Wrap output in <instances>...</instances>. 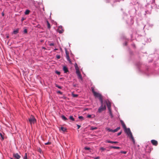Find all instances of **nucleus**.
<instances>
[{
    "label": "nucleus",
    "instance_id": "obj_24",
    "mask_svg": "<svg viewBox=\"0 0 159 159\" xmlns=\"http://www.w3.org/2000/svg\"><path fill=\"white\" fill-rule=\"evenodd\" d=\"M69 119L72 121H74L75 119L72 116H70L69 117Z\"/></svg>",
    "mask_w": 159,
    "mask_h": 159
},
{
    "label": "nucleus",
    "instance_id": "obj_20",
    "mask_svg": "<svg viewBox=\"0 0 159 159\" xmlns=\"http://www.w3.org/2000/svg\"><path fill=\"white\" fill-rule=\"evenodd\" d=\"M75 70H79V68L77 65V64L76 63L75 65Z\"/></svg>",
    "mask_w": 159,
    "mask_h": 159
},
{
    "label": "nucleus",
    "instance_id": "obj_19",
    "mask_svg": "<svg viewBox=\"0 0 159 159\" xmlns=\"http://www.w3.org/2000/svg\"><path fill=\"white\" fill-rule=\"evenodd\" d=\"M0 136L2 138V140L4 139V137L2 133H0Z\"/></svg>",
    "mask_w": 159,
    "mask_h": 159
},
{
    "label": "nucleus",
    "instance_id": "obj_35",
    "mask_svg": "<svg viewBox=\"0 0 159 159\" xmlns=\"http://www.w3.org/2000/svg\"><path fill=\"white\" fill-rule=\"evenodd\" d=\"M78 118L80 119L83 120L84 119L83 117L82 116H79Z\"/></svg>",
    "mask_w": 159,
    "mask_h": 159
},
{
    "label": "nucleus",
    "instance_id": "obj_12",
    "mask_svg": "<svg viewBox=\"0 0 159 159\" xmlns=\"http://www.w3.org/2000/svg\"><path fill=\"white\" fill-rule=\"evenodd\" d=\"M63 69L65 73H66L68 71V68L66 66H63Z\"/></svg>",
    "mask_w": 159,
    "mask_h": 159
},
{
    "label": "nucleus",
    "instance_id": "obj_28",
    "mask_svg": "<svg viewBox=\"0 0 159 159\" xmlns=\"http://www.w3.org/2000/svg\"><path fill=\"white\" fill-rule=\"evenodd\" d=\"M24 159H28L27 153H25V156L24 157Z\"/></svg>",
    "mask_w": 159,
    "mask_h": 159
},
{
    "label": "nucleus",
    "instance_id": "obj_6",
    "mask_svg": "<svg viewBox=\"0 0 159 159\" xmlns=\"http://www.w3.org/2000/svg\"><path fill=\"white\" fill-rule=\"evenodd\" d=\"M64 31V30L62 29V27L61 26H59L57 30V31L60 34H61Z\"/></svg>",
    "mask_w": 159,
    "mask_h": 159
},
{
    "label": "nucleus",
    "instance_id": "obj_13",
    "mask_svg": "<svg viewBox=\"0 0 159 159\" xmlns=\"http://www.w3.org/2000/svg\"><path fill=\"white\" fill-rule=\"evenodd\" d=\"M106 143H118L117 141H114H114H110V140H106Z\"/></svg>",
    "mask_w": 159,
    "mask_h": 159
},
{
    "label": "nucleus",
    "instance_id": "obj_29",
    "mask_svg": "<svg viewBox=\"0 0 159 159\" xmlns=\"http://www.w3.org/2000/svg\"><path fill=\"white\" fill-rule=\"evenodd\" d=\"M52 143L51 142H48L47 143H45V144L46 145H50Z\"/></svg>",
    "mask_w": 159,
    "mask_h": 159
},
{
    "label": "nucleus",
    "instance_id": "obj_8",
    "mask_svg": "<svg viewBox=\"0 0 159 159\" xmlns=\"http://www.w3.org/2000/svg\"><path fill=\"white\" fill-rule=\"evenodd\" d=\"M151 142L153 145L156 146L158 145V142L157 141L155 140H152Z\"/></svg>",
    "mask_w": 159,
    "mask_h": 159
},
{
    "label": "nucleus",
    "instance_id": "obj_32",
    "mask_svg": "<svg viewBox=\"0 0 159 159\" xmlns=\"http://www.w3.org/2000/svg\"><path fill=\"white\" fill-rule=\"evenodd\" d=\"M84 149L85 150H89L90 148H89V147H85L84 148Z\"/></svg>",
    "mask_w": 159,
    "mask_h": 159
},
{
    "label": "nucleus",
    "instance_id": "obj_2",
    "mask_svg": "<svg viewBox=\"0 0 159 159\" xmlns=\"http://www.w3.org/2000/svg\"><path fill=\"white\" fill-rule=\"evenodd\" d=\"M101 105L100 107L98 110V112L100 113L102 111L105 110L106 109V107L105 105L103 104V101H102V102H101Z\"/></svg>",
    "mask_w": 159,
    "mask_h": 159
},
{
    "label": "nucleus",
    "instance_id": "obj_48",
    "mask_svg": "<svg viewBox=\"0 0 159 159\" xmlns=\"http://www.w3.org/2000/svg\"><path fill=\"white\" fill-rule=\"evenodd\" d=\"M7 38H9V36L8 35H7Z\"/></svg>",
    "mask_w": 159,
    "mask_h": 159
},
{
    "label": "nucleus",
    "instance_id": "obj_49",
    "mask_svg": "<svg viewBox=\"0 0 159 159\" xmlns=\"http://www.w3.org/2000/svg\"><path fill=\"white\" fill-rule=\"evenodd\" d=\"M2 16H4V14L3 13H2Z\"/></svg>",
    "mask_w": 159,
    "mask_h": 159
},
{
    "label": "nucleus",
    "instance_id": "obj_46",
    "mask_svg": "<svg viewBox=\"0 0 159 159\" xmlns=\"http://www.w3.org/2000/svg\"><path fill=\"white\" fill-rule=\"evenodd\" d=\"M110 115L111 116V117H112V112H111V113H110Z\"/></svg>",
    "mask_w": 159,
    "mask_h": 159
},
{
    "label": "nucleus",
    "instance_id": "obj_9",
    "mask_svg": "<svg viewBox=\"0 0 159 159\" xmlns=\"http://www.w3.org/2000/svg\"><path fill=\"white\" fill-rule=\"evenodd\" d=\"M66 58L67 60L70 63H71V61L70 58L69 53L67 52L66 51Z\"/></svg>",
    "mask_w": 159,
    "mask_h": 159
},
{
    "label": "nucleus",
    "instance_id": "obj_16",
    "mask_svg": "<svg viewBox=\"0 0 159 159\" xmlns=\"http://www.w3.org/2000/svg\"><path fill=\"white\" fill-rule=\"evenodd\" d=\"M110 148H114V149H120V148L119 147H115V146H111L110 147Z\"/></svg>",
    "mask_w": 159,
    "mask_h": 159
},
{
    "label": "nucleus",
    "instance_id": "obj_7",
    "mask_svg": "<svg viewBox=\"0 0 159 159\" xmlns=\"http://www.w3.org/2000/svg\"><path fill=\"white\" fill-rule=\"evenodd\" d=\"M13 156L15 158V159H20V156L17 153H13Z\"/></svg>",
    "mask_w": 159,
    "mask_h": 159
},
{
    "label": "nucleus",
    "instance_id": "obj_44",
    "mask_svg": "<svg viewBox=\"0 0 159 159\" xmlns=\"http://www.w3.org/2000/svg\"><path fill=\"white\" fill-rule=\"evenodd\" d=\"M77 126L78 127V129H79L80 127V126L78 125H77Z\"/></svg>",
    "mask_w": 159,
    "mask_h": 159
},
{
    "label": "nucleus",
    "instance_id": "obj_34",
    "mask_svg": "<svg viewBox=\"0 0 159 159\" xmlns=\"http://www.w3.org/2000/svg\"><path fill=\"white\" fill-rule=\"evenodd\" d=\"M24 32L25 33H27V30L26 29H24Z\"/></svg>",
    "mask_w": 159,
    "mask_h": 159
},
{
    "label": "nucleus",
    "instance_id": "obj_15",
    "mask_svg": "<svg viewBox=\"0 0 159 159\" xmlns=\"http://www.w3.org/2000/svg\"><path fill=\"white\" fill-rule=\"evenodd\" d=\"M77 75L78 76V78L79 79H80L81 80H82V76L81 74H78Z\"/></svg>",
    "mask_w": 159,
    "mask_h": 159
},
{
    "label": "nucleus",
    "instance_id": "obj_31",
    "mask_svg": "<svg viewBox=\"0 0 159 159\" xmlns=\"http://www.w3.org/2000/svg\"><path fill=\"white\" fill-rule=\"evenodd\" d=\"M72 96L74 97H78V95L75 94H72Z\"/></svg>",
    "mask_w": 159,
    "mask_h": 159
},
{
    "label": "nucleus",
    "instance_id": "obj_5",
    "mask_svg": "<svg viewBox=\"0 0 159 159\" xmlns=\"http://www.w3.org/2000/svg\"><path fill=\"white\" fill-rule=\"evenodd\" d=\"M120 129V127H118L116 129L114 130L111 129L110 128L107 127L106 128V130L108 131L109 132H117Z\"/></svg>",
    "mask_w": 159,
    "mask_h": 159
},
{
    "label": "nucleus",
    "instance_id": "obj_23",
    "mask_svg": "<svg viewBox=\"0 0 159 159\" xmlns=\"http://www.w3.org/2000/svg\"><path fill=\"white\" fill-rule=\"evenodd\" d=\"M55 85L56 87H57L59 89H61L62 88V87L59 86V85H58V84H55Z\"/></svg>",
    "mask_w": 159,
    "mask_h": 159
},
{
    "label": "nucleus",
    "instance_id": "obj_40",
    "mask_svg": "<svg viewBox=\"0 0 159 159\" xmlns=\"http://www.w3.org/2000/svg\"><path fill=\"white\" fill-rule=\"evenodd\" d=\"M121 132H120L117 134V136H119L121 134Z\"/></svg>",
    "mask_w": 159,
    "mask_h": 159
},
{
    "label": "nucleus",
    "instance_id": "obj_45",
    "mask_svg": "<svg viewBox=\"0 0 159 159\" xmlns=\"http://www.w3.org/2000/svg\"><path fill=\"white\" fill-rule=\"evenodd\" d=\"M100 158L99 157H97L94 158V159H99Z\"/></svg>",
    "mask_w": 159,
    "mask_h": 159
},
{
    "label": "nucleus",
    "instance_id": "obj_39",
    "mask_svg": "<svg viewBox=\"0 0 159 159\" xmlns=\"http://www.w3.org/2000/svg\"><path fill=\"white\" fill-rule=\"evenodd\" d=\"M54 45V44L53 43H50L49 44V45L50 46H53Z\"/></svg>",
    "mask_w": 159,
    "mask_h": 159
},
{
    "label": "nucleus",
    "instance_id": "obj_18",
    "mask_svg": "<svg viewBox=\"0 0 159 159\" xmlns=\"http://www.w3.org/2000/svg\"><path fill=\"white\" fill-rule=\"evenodd\" d=\"M19 32V29H17L16 30H15L13 31V34H16Z\"/></svg>",
    "mask_w": 159,
    "mask_h": 159
},
{
    "label": "nucleus",
    "instance_id": "obj_38",
    "mask_svg": "<svg viewBox=\"0 0 159 159\" xmlns=\"http://www.w3.org/2000/svg\"><path fill=\"white\" fill-rule=\"evenodd\" d=\"M57 93H59L61 94H62V92H61V91H58L57 92Z\"/></svg>",
    "mask_w": 159,
    "mask_h": 159
},
{
    "label": "nucleus",
    "instance_id": "obj_26",
    "mask_svg": "<svg viewBox=\"0 0 159 159\" xmlns=\"http://www.w3.org/2000/svg\"><path fill=\"white\" fill-rule=\"evenodd\" d=\"M91 89H92V93H93V94H94V93H95L96 92L95 91H94V89L93 87H92L91 88Z\"/></svg>",
    "mask_w": 159,
    "mask_h": 159
},
{
    "label": "nucleus",
    "instance_id": "obj_21",
    "mask_svg": "<svg viewBox=\"0 0 159 159\" xmlns=\"http://www.w3.org/2000/svg\"><path fill=\"white\" fill-rule=\"evenodd\" d=\"M47 27L48 28L50 29L51 28L50 25V23H49L48 21H47Z\"/></svg>",
    "mask_w": 159,
    "mask_h": 159
},
{
    "label": "nucleus",
    "instance_id": "obj_25",
    "mask_svg": "<svg viewBox=\"0 0 159 159\" xmlns=\"http://www.w3.org/2000/svg\"><path fill=\"white\" fill-rule=\"evenodd\" d=\"M97 129V128L96 127H91V129L92 130H94Z\"/></svg>",
    "mask_w": 159,
    "mask_h": 159
},
{
    "label": "nucleus",
    "instance_id": "obj_33",
    "mask_svg": "<svg viewBox=\"0 0 159 159\" xmlns=\"http://www.w3.org/2000/svg\"><path fill=\"white\" fill-rule=\"evenodd\" d=\"M120 152L122 153L126 154L127 153V152L126 151H121Z\"/></svg>",
    "mask_w": 159,
    "mask_h": 159
},
{
    "label": "nucleus",
    "instance_id": "obj_47",
    "mask_svg": "<svg viewBox=\"0 0 159 159\" xmlns=\"http://www.w3.org/2000/svg\"><path fill=\"white\" fill-rule=\"evenodd\" d=\"M57 49H57L55 48V49H54V51H56V50H57Z\"/></svg>",
    "mask_w": 159,
    "mask_h": 159
},
{
    "label": "nucleus",
    "instance_id": "obj_36",
    "mask_svg": "<svg viewBox=\"0 0 159 159\" xmlns=\"http://www.w3.org/2000/svg\"><path fill=\"white\" fill-rule=\"evenodd\" d=\"M56 57L57 59H59L60 58V56L59 55H57L56 56Z\"/></svg>",
    "mask_w": 159,
    "mask_h": 159
},
{
    "label": "nucleus",
    "instance_id": "obj_11",
    "mask_svg": "<svg viewBox=\"0 0 159 159\" xmlns=\"http://www.w3.org/2000/svg\"><path fill=\"white\" fill-rule=\"evenodd\" d=\"M106 103L107 104V107H108V109H109L110 108H111V103L110 102L106 101Z\"/></svg>",
    "mask_w": 159,
    "mask_h": 159
},
{
    "label": "nucleus",
    "instance_id": "obj_30",
    "mask_svg": "<svg viewBox=\"0 0 159 159\" xmlns=\"http://www.w3.org/2000/svg\"><path fill=\"white\" fill-rule=\"evenodd\" d=\"M55 73L58 75H60V72L59 71H58L57 70L56 71Z\"/></svg>",
    "mask_w": 159,
    "mask_h": 159
},
{
    "label": "nucleus",
    "instance_id": "obj_43",
    "mask_svg": "<svg viewBox=\"0 0 159 159\" xmlns=\"http://www.w3.org/2000/svg\"><path fill=\"white\" fill-rule=\"evenodd\" d=\"M24 20H25V18L24 17L22 18L21 19V20L22 21H23Z\"/></svg>",
    "mask_w": 159,
    "mask_h": 159
},
{
    "label": "nucleus",
    "instance_id": "obj_22",
    "mask_svg": "<svg viewBox=\"0 0 159 159\" xmlns=\"http://www.w3.org/2000/svg\"><path fill=\"white\" fill-rule=\"evenodd\" d=\"M30 12V10H27L25 11V15H28L29 14Z\"/></svg>",
    "mask_w": 159,
    "mask_h": 159
},
{
    "label": "nucleus",
    "instance_id": "obj_1",
    "mask_svg": "<svg viewBox=\"0 0 159 159\" xmlns=\"http://www.w3.org/2000/svg\"><path fill=\"white\" fill-rule=\"evenodd\" d=\"M124 129L125 130V132L130 137V138L132 139L133 143L135 144V141L130 129H127L126 127V129Z\"/></svg>",
    "mask_w": 159,
    "mask_h": 159
},
{
    "label": "nucleus",
    "instance_id": "obj_3",
    "mask_svg": "<svg viewBox=\"0 0 159 159\" xmlns=\"http://www.w3.org/2000/svg\"><path fill=\"white\" fill-rule=\"evenodd\" d=\"M93 95L95 97H97L99 98L101 102H102V101H103L102 98V95L100 94L97 92H96L93 94Z\"/></svg>",
    "mask_w": 159,
    "mask_h": 159
},
{
    "label": "nucleus",
    "instance_id": "obj_14",
    "mask_svg": "<svg viewBox=\"0 0 159 159\" xmlns=\"http://www.w3.org/2000/svg\"><path fill=\"white\" fill-rule=\"evenodd\" d=\"M60 130H61L63 132H65L66 130V129L65 127H61V129H60Z\"/></svg>",
    "mask_w": 159,
    "mask_h": 159
},
{
    "label": "nucleus",
    "instance_id": "obj_4",
    "mask_svg": "<svg viewBox=\"0 0 159 159\" xmlns=\"http://www.w3.org/2000/svg\"><path fill=\"white\" fill-rule=\"evenodd\" d=\"M29 120L31 124H34L36 122V120L34 117L32 116H31L30 117L29 119Z\"/></svg>",
    "mask_w": 159,
    "mask_h": 159
},
{
    "label": "nucleus",
    "instance_id": "obj_27",
    "mask_svg": "<svg viewBox=\"0 0 159 159\" xmlns=\"http://www.w3.org/2000/svg\"><path fill=\"white\" fill-rule=\"evenodd\" d=\"M76 73L77 75L79 74H80L79 69L76 70Z\"/></svg>",
    "mask_w": 159,
    "mask_h": 159
},
{
    "label": "nucleus",
    "instance_id": "obj_41",
    "mask_svg": "<svg viewBox=\"0 0 159 159\" xmlns=\"http://www.w3.org/2000/svg\"><path fill=\"white\" fill-rule=\"evenodd\" d=\"M87 117L88 118H90L91 117V115H89L87 116Z\"/></svg>",
    "mask_w": 159,
    "mask_h": 159
},
{
    "label": "nucleus",
    "instance_id": "obj_50",
    "mask_svg": "<svg viewBox=\"0 0 159 159\" xmlns=\"http://www.w3.org/2000/svg\"><path fill=\"white\" fill-rule=\"evenodd\" d=\"M63 98H64V99H65V98H66V97H63Z\"/></svg>",
    "mask_w": 159,
    "mask_h": 159
},
{
    "label": "nucleus",
    "instance_id": "obj_17",
    "mask_svg": "<svg viewBox=\"0 0 159 159\" xmlns=\"http://www.w3.org/2000/svg\"><path fill=\"white\" fill-rule=\"evenodd\" d=\"M62 119L65 121H66L67 120V118L64 115H62L61 116Z\"/></svg>",
    "mask_w": 159,
    "mask_h": 159
},
{
    "label": "nucleus",
    "instance_id": "obj_42",
    "mask_svg": "<svg viewBox=\"0 0 159 159\" xmlns=\"http://www.w3.org/2000/svg\"><path fill=\"white\" fill-rule=\"evenodd\" d=\"M108 109L109 110L110 113H111V108H110L109 109Z\"/></svg>",
    "mask_w": 159,
    "mask_h": 159
},
{
    "label": "nucleus",
    "instance_id": "obj_37",
    "mask_svg": "<svg viewBox=\"0 0 159 159\" xmlns=\"http://www.w3.org/2000/svg\"><path fill=\"white\" fill-rule=\"evenodd\" d=\"M100 149L102 151H104L106 150V148H104L103 147H101L100 148Z\"/></svg>",
    "mask_w": 159,
    "mask_h": 159
},
{
    "label": "nucleus",
    "instance_id": "obj_10",
    "mask_svg": "<svg viewBox=\"0 0 159 159\" xmlns=\"http://www.w3.org/2000/svg\"><path fill=\"white\" fill-rule=\"evenodd\" d=\"M120 122L124 129H126V126L124 122L122 120H120Z\"/></svg>",
    "mask_w": 159,
    "mask_h": 159
}]
</instances>
